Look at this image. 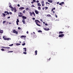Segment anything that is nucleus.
Listing matches in <instances>:
<instances>
[{
    "label": "nucleus",
    "instance_id": "nucleus-40",
    "mask_svg": "<svg viewBox=\"0 0 73 73\" xmlns=\"http://www.w3.org/2000/svg\"><path fill=\"white\" fill-rule=\"evenodd\" d=\"M13 44H10L9 45V46H13Z\"/></svg>",
    "mask_w": 73,
    "mask_h": 73
},
{
    "label": "nucleus",
    "instance_id": "nucleus-63",
    "mask_svg": "<svg viewBox=\"0 0 73 73\" xmlns=\"http://www.w3.org/2000/svg\"><path fill=\"white\" fill-rule=\"evenodd\" d=\"M17 25H19V23H17Z\"/></svg>",
    "mask_w": 73,
    "mask_h": 73
},
{
    "label": "nucleus",
    "instance_id": "nucleus-5",
    "mask_svg": "<svg viewBox=\"0 0 73 73\" xmlns=\"http://www.w3.org/2000/svg\"><path fill=\"white\" fill-rule=\"evenodd\" d=\"M43 29L45 31H49V29L48 28H43Z\"/></svg>",
    "mask_w": 73,
    "mask_h": 73
},
{
    "label": "nucleus",
    "instance_id": "nucleus-2",
    "mask_svg": "<svg viewBox=\"0 0 73 73\" xmlns=\"http://www.w3.org/2000/svg\"><path fill=\"white\" fill-rule=\"evenodd\" d=\"M11 10L12 11H14V12H17V9H16V8L15 7L12 8V9H11Z\"/></svg>",
    "mask_w": 73,
    "mask_h": 73
},
{
    "label": "nucleus",
    "instance_id": "nucleus-15",
    "mask_svg": "<svg viewBox=\"0 0 73 73\" xmlns=\"http://www.w3.org/2000/svg\"><path fill=\"white\" fill-rule=\"evenodd\" d=\"M19 9H20L21 10H22L23 9H24V7H21L19 8Z\"/></svg>",
    "mask_w": 73,
    "mask_h": 73
},
{
    "label": "nucleus",
    "instance_id": "nucleus-23",
    "mask_svg": "<svg viewBox=\"0 0 73 73\" xmlns=\"http://www.w3.org/2000/svg\"><path fill=\"white\" fill-rule=\"evenodd\" d=\"M32 13H33V14L34 15V16H35V12H34V11H33L32 12Z\"/></svg>",
    "mask_w": 73,
    "mask_h": 73
},
{
    "label": "nucleus",
    "instance_id": "nucleus-62",
    "mask_svg": "<svg viewBox=\"0 0 73 73\" xmlns=\"http://www.w3.org/2000/svg\"><path fill=\"white\" fill-rule=\"evenodd\" d=\"M56 4H59V2H58Z\"/></svg>",
    "mask_w": 73,
    "mask_h": 73
},
{
    "label": "nucleus",
    "instance_id": "nucleus-56",
    "mask_svg": "<svg viewBox=\"0 0 73 73\" xmlns=\"http://www.w3.org/2000/svg\"><path fill=\"white\" fill-rule=\"evenodd\" d=\"M27 34H28V33H29V32H28V31L27 32Z\"/></svg>",
    "mask_w": 73,
    "mask_h": 73
},
{
    "label": "nucleus",
    "instance_id": "nucleus-19",
    "mask_svg": "<svg viewBox=\"0 0 73 73\" xmlns=\"http://www.w3.org/2000/svg\"><path fill=\"white\" fill-rule=\"evenodd\" d=\"M6 38H6V37H5V36H3V39H4V40H6V39H5V38L6 39Z\"/></svg>",
    "mask_w": 73,
    "mask_h": 73
},
{
    "label": "nucleus",
    "instance_id": "nucleus-30",
    "mask_svg": "<svg viewBox=\"0 0 73 73\" xmlns=\"http://www.w3.org/2000/svg\"><path fill=\"white\" fill-rule=\"evenodd\" d=\"M49 4V5L50 4L49 3H48L47 2L46 3V4Z\"/></svg>",
    "mask_w": 73,
    "mask_h": 73
},
{
    "label": "nucleus",
    "instance_id": "nucleus-53",
    "mask_svg": "<svg viewBox=\"0 0 73 73\" xmlns=\"http://www.w3.org/2000/svg\"><path fill=\"white\" fill-rule=\"evenodd\" d=\"M35 6H34V5H32V7H35Z\"/></svg>",
    "mask_w": 73,
    "mask_h": 73
},
{
    "label": "nucleus",
    "instance_id": "nucleus-3",
    "mask_svg": "<svg viewBox=\"0 0 73 73\" xmlns=\"http://www.w3.org/2000/svg\"><path fill=\"white\" fill-rule=\"evenodd\" d=\"M13 33H16V35H17L18 32L17 31H16V30H13Z\"/></svg>",
    "mask_w": 73,
    "mask_h": 73
},
{
    "label": "nucleus",
    "instance_id": "nucleus-64",
    "mask_svg": "<svg viewBox=\"0 0 73 73\" xmlns=\"http://www.w3.org/2000/svg\"><path fill=\"white\" fill-rule=\"evenodd\" d=\"M51 11H53V9H52Z\"/></svg>",
    "mask_w": 73,
    "mask_h": 73
},
{
    "label": "nucleus",
    "instance_id": "nucleus-22",
    "mask_svg": "<svg viewBox=\"0 0 73 73\" xmlns=\"http://www.w3.org/2000/svg\"><path fill=\"white\" fill-rule=\"evenodd\" d=\"M23 49H24V50H24V51H25V52H27V48H23Z\"/></svg>",
    "mask_w": 73,
    "mask_h": 73
},
{
    "label": "nucleus",
    "instance_id": "nucleus-16",
    "mask_svg": "<svg viewBox=\"0 0 73 73\" xmlns=\"http://www.w3.org/2000/svg\"><path fill=\"white\" fill-rule=\"evenodd\" d=\"M35 55H37V50H36L35 51Z\"/></svg>",
    "mask_w": 73,
    "mask_h": 73
},
{
    "label": "nucleus",
    "instance_id": "nucleus-58",
    "mask_svg": "<svg viewBox=\"0 0 73 73\" xmlns=\"http://www.w3.org/2000/svg\"><path fill=\"white\" fill-rule=\"evenodd\" d=\"M33 20H35V18H33Z\"/></svg>",
    "mask_w": 73,
    "mask_h": 73
},
{
    "label": "nucleus",
    "instance_id": "nucleus-54",
    "mask_svg": "<svg viewBox=\"0 0 73 73\" xmlns=\"http://www.w3.org/2000/svg\"><path fill=\"white\" fill-rule=\"evenodd\" d=\"M37 3H39V1L37 0L36 1Z\"/></svg>",
    "mask_w": 73,
    "mask_h": 73
},
{
    "label": "nucleus",
    "instance_id": "nucleus-44",
    "mask_svg": "<svg viewBox=\"0 0 73 73\" xmlns=\"http://www.w3.org/2000/svg\"><path fill=\"white\" fill-rule=\"evenodd\" d=\"M13 51H8V53H10V52H13Z\"/></svg>",
    "mask_w": 73,
    "mask_h": 73
},
{
    "label": "nucleus",
    "instance_id": "nucleus-59",
    "mask_svg": "<svg viewBox=\"0 0 73 73\" xmlns=\"http://www.w3.org/2000/svg\"><path fill=\"white\" fill-rule=\"evenodd\" d=\"M11 17H7V19H10Z\"/></svg>",
    "mask_w": 73,
    "mask_h": 73
},
{
    "label": "nucleus",
    "instance_id": "nucleus-13",
    "mask_svg": "<svg viewBox=\"0 0 73 73\" xmlns=\"http://www.w3.org/2000/svg\"><path fill=\"white\" fill-rule=\"evenodd\" d=\"M29 14L31 16H32L33 15V13H32L31 12H30Z\"/></svg>",
    "mask_w": 73,
    "mask_h": 73
},
{
    "label": "nucleus",
    "instance_id": "nucleus-41",
    "mask_svg": "<svg viewBox=\"0 0 73 73\" xmlns=\"http://www.w3.org/2000/svg\"><path fill=\"white\" fill-rule=\"evenodd\" d=\"M25 10H24L23 11V13H25Z\"/></svg>",
    "mask_w": 73,
    "mask_h": 73
},
{
    "label": "nucleus",
    "instance_id": "nucleus-20",
    "mask_svg": "<svg viewBox=\"0 0 73 73\" xmlns=\"http://www.w3.org/2000/svg\"><path fill=\"white\" fill-rule=\"evenodd\" d=\"M21 37H24V38H26V36H21Z\"/></svg>",
    "mask_w": 73,
    "mask_h": 73
},
{
    "label": "nucleus",
    "instance_id": "nucleus-35",
    "mask_svg": "<svg viewBox=\"0 0 73 73\" xmlns=\"http://www.w3.org/2000/svg\"><path fill=\"white\" fill-rule=\"evenodd\" d=\"M38 32H42V31L41 30H39L38 31Z\"/></svg>",
    "mask_w": 73,
    "mask_h": 73
},
{
    "label": "nucleus",
    "instance_id": "nucleus-17",
    "mask_svg": "<svg viewBox=\"0 0 73 73\" xmlns=\"http://www.w3.org/2000/svg\"><path fill=\"white\" fill-rule=\"evenodd\" d=\"M37 5L38 6H41V4H40V3H37Z\"/></svg>",
    "mask_w": 73,
    "mask_h": 73
},
{
    "label": "nucleus",
    "instance_id": "nucleus-32",
    "mask_svg": "<svg viewBox=\"0 0 73 73\" xmlns=\"http://www.w3.org/2000/svg\"><path fill=\"white\" fill-rule=\"evenodd\" d=\"M23 54H27V52H23Z\"/></svg>",
    "mask_w": 73,
    "mask_h": 73
},
{
    "label": "nucleus",
    "instance_id": "nucleus-14",
    "mask_svg": "<svg viewBox=\"0 0 73 73\" xmlns=\"http://www.w3.org/2000/svg\"><path fill=\"white\" fill-rule=\"evenodd\" d=\"M5 40H11V38H6V39H5Z\"/></svg>",
    "mask_w": 73,
    "mask_h": 73
},
{
    "label": "nucleus",
    "instance_id": "nucleus-36",
    "mask_svg": "<svg viewBox=\"0 0 73 73\" xmlns=\"http://www.w3.org/2000/svg\"><path fill=\"white\" fill-rule=\"evenodd\" d=\"M1 50H2V51H4L5 50H4L3 48L1 49Z\"/></svg>",
    "mask_w": 73,
    "mask_h": 73
},
{
    "label": "nucleus",
    "instance_id": "nucleus-29",
    "mask_svg": "<svg viewBox=\"0 0 73 73\" xmlns=\"http://www.w3.org/2000/svg\"><path fill=\"white\" fill-rule=\"evenodd\" d=\"M9 8H11V9L12 8H13V7H12V6H11V5L9 6Z\"/></svg>",
    "mask_w": 73,
    "mask_h": 73
},
{
    "label": "nucleus",
    "instance_id": "nucleus-45",
    "mask_svg": "<svg viewBox=\"0 0 73 73\" xmlns=\"http://www.w3.org/2000/svg\"><path fill=\"white\" fill-rule=\"evenodd\" d=\"M33 1L34 2L36 3V0H33Z\"/></svg>",
    "mask_w": 73,
    "mask_h": 73
},
{
    "label": "nucleus",
    "instance_id": "nucleus-7",
    "mask_svg": "<svg viewBox=\"0 0 73 73\" xmlns=\"http://www.w3.org/2000/svg\"><path fill=\"white\" fill-rule=\"evenodd\" d=\"M65 21H66V22H69V20L68 19H66V18L65 19Z\"/></svg>",
    "mask_w": 73,
    "mask_h": 73
},
{
    "label": "nucleus",
    "instance_id": "nucleus-6",
    "mask_svg": "<svg viewBox=\"0 0 73 73\" xmlns=\"http://www.w3.org/2000/svg\"><path fill=\"white\" fill-rule=\"evenodd\" d=\"M48 27L51 29V28H52V26H51V25L50 24H48Z\"/></svg>",
    "mask_w": 73,
    "mask_h": 73
},
{
    "label": "nucleus",
    "instance_id": "nucleus-26",
    "mask_svg": "<svg viewBox=\"0 0 73 73\" xmlns=\"http://www.w3.org/2000/svg\"><path fill=\"white\" fill-rule=\"evenodd\" d=\"M47 16H48V17H51V15L50 14H48L47 15Z\"/></svg>",
    "mask_w": 73,
    "mask_h": 73
},
{
    "label": "nucleus",
    "instance_id": "nucleus-52",
    "mask_svg": "<svg viewBox=\"0 0 73 73\" xmlns=\"http://www.w3.org/2000/svg\"><path fill=\"white\" fill-rule=\"evenodd\" d=\"M44 9H45V7H43L42 8V9H43V10H44Z\"/></svg>",
    "mask_w": 73,
    "mask_h": 73
},
{
    "label": "nucleus",
    "instance_id": "nucleus-55",
    "mask_svg": "<svg viewBox=\"0 0 73 73\" xmlns=\"http://www.w3.org/2000/svg\"><path fill=\"white\" fill-rule=\"evenodd\" d=\"M34 3V2H33V1H32V2H31V3L32 4H33Z\"/></svg>",
    "mask_w": 73,
    "mask_h": 73
},
{
    "label": "nucleus",
    "instance_id": "nucleus-43",
    "mask_svg": "<svg viewBox=\"0 0 73 73\" xmlns=\"http://www.w3.org/2000/svg\"><path fill=\"white\" fill-rule=\"evenodd\" d=\"M7 12H8V11H5L4 12L5 13H7Z\"/></svg>",
    "mask_w": 73,
    "mask_h": 73
},
{
    "label": "nucleus",
    "instance_id": "nucleus-27",
    "mask_svg": "<svg viewBox=\"0 0 73 73\" xmlns=\"http://www.w3.org/2000/svg\"><path fill=\"white\" fill-rule=\"evenodd\" d=\"M16 45H17L18 46H19V45H21V44L20 43H17L16 44Z\"/></svg>",
    "mask_w": 73,
    "mask_h": 73
},
{
    "label": "nucleus",
    "instance_id": "nucleus-11",
    "mask_svg": "<svg viewBox=\"0 0 73 73\" xmlns=\"http://www.w3.org/2000/svg\"><path fill=\"white\" fill-rule=\"evenodd\" d=\"M35 13H36V14H38V11H37V10H35Z\"/></svg>",
    "mask_w": 73,
    "mask_h": 73
},
{
    "label": "nucleus",
    "instance_id": "nucleus-49",
    "mask_svg": "<svg viewBox=\"0 0 73 73\" xmlns=\"http://www.w3.org/2000/svg\"><path fill=\"white\" fill-rule=\"evenodd\" d=\"M18 29H21V28H20V27H18Z\"/></svg>",
    "mask_w": 73,
    "mask_h": 73
},
{
    "label": "nucleus",
    "instance_id": "nucleus-4",
    "mask_svg": "<svg viewBox=\"0 0 73 73\" xmlns=\"http://www.w3.org/2000/svg\"><path fill=\"white\" fill-rule=\"evenodd\" d=\"M63 36H64V35L62 34L59 35L58 36V37H63Z\"/></svg>",
    "mask_w": 73,
    "mask_h": 73
},
{
    "label": "nucleus",
    "instance_id": "nucleus-60",
    "mask_svg": "<svg viewBox=\"0 0 73 73\" xmlns=\"http://www.w3.org/2000/svg\"><path fill=\"white\" fill-rule=\"evenodd\" d=\"M18 7H20V5L19 4H18L17 5Z\"/></svg>",
    "mask_w": 73,
    "mask_h": 73
},
{
    "label": "nucleus",
    "instance_id": "nucleus-25",
    "mask_svg": "<svg viewBox=\"0 0 73 73\" xmlns=\"http://www.w3.org/2000/svg\"><path fill=\"white\" fill-rule=\"evenodd\" d=\"M38 10H41V7H38Z\"/></svg>",
    "mask_w": 73,
    "mask_h": 73
},
{
    "label": "nucleus",
    "instance_id": "nucleus-51",
    "mask_svg": "<svg viewBox=\"0 0 73 73\" xmlns=\"http://www.w3.org/2000/svg\"><path fill=\"white\" fill-rule=\"evenodd\" d=\"M59 5H61L62 6V4L61 3H60Z\"/></svg>",
    "mask_w": 73,
    "mask_h": 73
},
{
    "label": "nucleus",
    "instance_id": "nucleus-39",
    "mask_svg": "<svg viewBox=\"0 0 73 73\" xmlns=\"http://www.w3.org/2000/svg\"><path fill=\"white\" fill-rule=\"evenodd\" d=\"M44 24H45V25H46V26L48 25V24H47L46 23Z\"/></svg>",
    "mask_w": 73,
    "mask_h": 73
},
{
    "label": "nucleus",
    "instance_id": "nucleus-31",
    "mask_svg": "<svg viewBox=\"0 0 73 73\" xmlns=\"http://www.w3.org/2000/svg\"><path fill=\"white\" fill-rule=\"evenodd\" d=\"M5 15H6L4 13H3V16H5Z\"/></svg>",
    "mask_w": 73,
    "mask_h": 73
},
{
    "label": "nucleus",
    "instance_id": "nucleus-38",
    "mask_svg": "<svg viewBox=\"0 0 73 73\" xmlns=\"http://www.w3.org/2000/svg\"><path fill=\"white\" fill-rule=\"evenodd\" d=\"M25 45V43H23V44H22V45L23 46H24V45Z\"/></svg>",
    "mask_w": 73,
    "mask_h": 73
},
{
    "label": "nucleus",
    "instance_id": "nucleus-34",
    "mask_svg": "<svg viewBox=\"0 0 73 73\" xmlns=\"http://www.w3.org/2000/svg\"><path fill=\"white\" fill-rule=\"evenodd\" d=\"M26 11H28V10H29V8H27L26 9Z\"/></svg>",
    "mask_w": 73,
    "mask_h": 73
},
{
    "label": "nucleus",
    "instance_id": "nucleus-24",
    "mask_svg": "<svg viewBox=\"0 0 73 73\" xmlns=\"http://www.w3.org/2000/svg\"><path fill=\"white\" fill-rule=\"evenodd\" d=\"M5 49H10V47H6L5 48Z\"/></svg>",
    "mask_w": 73,
    "mask_h": 73
},
{
    "label": "nucleus",
    "instance_id": "nucleus-9",
    "mask_svg": "<svg viewBox=\"0 0 73 73\" xmlns=\"http://www.w3.org/2000/svg\"><path fill=\"white\" fill-rule=\"evenodd\" d=\"M48 1L50 3H52L53 2V1L52 0H48Z\"/></svg>",
    "mask_w": 73,
    "mask_h": 73
},
{
    "label": "nucleus",
    "instance_id": "nucleus-42",
    "mask_svg": "<svg viewBox=\"0 0 73 73\" xmlns=\"http://www.w3.org/2000/svg\"><path fill=\"white\" fill-rule=\"evenodd\" d=\"M45 8L46 9L45 10H46V9H48V7H45Z\"/></svg>",
    "mask_w": 73,
    "mask_h": 73
},
{
    "label": "nucleus",
    "instance_id": "nucleus-48",
    "mask_svg": "<svg viewBox=\"0 0 73 73\" xmlns=\"http://www.w3.org/2000/svg\"><path fill=\"white\" fill-rule=\"evenodd\" d=\"M7 15H9V13L8 11H7Z\"/></svg>",
    "mask_w": 73,
    "mask_h": 73
},
{
    "label": "nucleus",
    "instance_id": "nucleus-21",
    "mask_svg": "<svg viewBox=\"0 0 73 73\" xmlns=\"http://www.w3.org/2000/svg\"><path fill=\"white\" fill-rule=\"evenodd\" d=\"M64 33V32L60 31L59 33V34H62Z\"/></svg>",
    "mask_w": 73,
    "mask_h": 73
},
{
    "label": "nucleus",
    "instance_id": "nucleus-1",
    "mask_svg": "<svg viewBox=\"0 0 73 73\" xmlns=\"http://www.w3.org/2000/svg\"><path fill=\"white\" fill-rule=\"evenodd\" d=\"M35 22L37 25L38 26H39V27H41V25L39 24H38V23H41V22L40 21H39L38 20H35Z\"/></svg>",
    "mask_w": 73,
    "mask_h": 73
},
{
    "label": "nucleus",
    "instance_id": "nucleus-57",
    "mask_svg": "<svg viewBox=\"0 0 73 73\" xmlns=\"http://www.w3.org/2000/svg\"><path fill=\"white\" fill-rule=\"evenodd\" d=\"M55 17H57V15H56V14H55Z\"/></svg>",
    "mask_w": 73,
    "mask_h": 73
},
{
    "label": "nucleus",
    "instance_id": "nucleus-50",
    "mask_svg": "<svg viewBox=\"0 0 73 73\" xmlns=\"http://www.w3.org/2000/svg\"><path fill=\"white\" fill-rule=\"evenodd\" d=\"M10 15H11V14H12V13L11 12H9Z\"/></svg>",
    "mask_w": 73,
    "mask_h": 73
},
{
    "label": "nucleus",
    "instance_id": "nucleus-18",
    "mask_svg": "<svg viewBox=\"0 0 73 73\" xmlns=\"http://www.w3.org/2000/svg\"><path fill=\"white\" fill-rule=\"evenodd\" d=\"M22 22L23 23V24H25V20H22Z\"/></svg>",
    "mask_w": 73,
    "mask_h": 73
},
{
    "label": "nucleus",
    "instance_id": "nucleus-8",
    "mask_svg": "<svg viewBox=\"0 0 73 73\" xmlns=\"http://www.w3.org/2000/svg\"><path fill=\"white\" fill-rule=\"evenodd\" d=\"M41 4L42 5V6L44 7V1H42L41 2Z\"/></svg>",
    "mask_w": 73,
    "mask_h": 73
},
{
    "label": "nucleus",
    "instance_id": "nucleus-46",
    "mask_svg": "<svg viewBox=\"0 0 73 73\" xmlns=\"http://www.w3.org/2000/svg\"><path fill=\"white\" fill-rule=\"evenodd\" d=\"M1 48H5V47L2 46Z\"/></svg>",
    "mask_w": 73,
    "mask_h": 73
},
{
    "label": "nucleus",
    "instance_id": "nucleus-12",
    "mask_svg": "<svg viewBox=\"0 0 73 73\" xmlns=\"http://www.w3.org/2000/svg\"><path fill=\"white\" fill-rule=\"evenodd\" d=\"M3 32H4V31L3 30H1V29H0V33H3Z\"/></svg>",
    "mask_w": 73,
    "mask_h": 73
},
{
    "label": "nucleus",
    "instance_id": "nucleus-28",
    "mask_svg": "<svg viewBox=\"0 0 73 73\" xmlns=\"http://www.w3.org/2000/svg\"><path fill=\"white\" fill-rule=\"evenodd\" d=\"M19 19H17L16 21V23H19Z\"/></svg>",
    "mask_w": 73,
    "mask_h": 73
},
{
    "label": "nucleus",
    "instance_id": "nucleus-47",
    "mask_svg": "<svg viewBox=\"0 0 73 73\" xmlns=\"http://www.w3.org/2000/svg\"><path fill=\"white\" fill-rule=\"evenodd\" d=\"M19 15H23V13H21V12H20Z\"/></svg>",
    "mask_w": 73,
    "mask_h": 73
},
{
    "label": "nucleus",
    "instance_id": "nucleus-10",
    "mask_svg": "<svg viewBox=\"0 0 73 73\" xmlns=\"http://www.w3.org/2000/svg\"><path fill=\"white\" fill-rule=\"evenodd\" d=\"M22 18L23 19V20H25L27 19V17H25L24 16H22Z\"/></svg>",
    "mask_w": 73,
    "mask_h": 73
},
{
    "label": "nucleus",
    "instance_id": "nucleus-37",
    "mask_svg": "<svg viewBox=\"0 0 73 73\" xmlns=\"http://www.w3.org/2000/svg\"><path fill=\"white\" fill-rule=\"evenodd\" d=\"M18 16L19 17H22V16H23V15H19Z\"/></svg>",
    "mask_w": 73,
    "mask_h": 73
},
{
    "label": "nucleus",
    "instance_id": "nucleus-61",
    "mask_svg": "<svg viewBox=\"0 0 73 73\" xmlns=\"http://www.w3.org/2000/svg\"><path fill=\"white\" fill-rule=\"evenodd\" d=\"M62 4H64V2H62L61 3Z\"/></svg>",
    "mask_w": 73,
    "mask_h": 73
},
{
    "label": "nucleus",
    "instance_id": "nucleus-33",
    "mask_svg": "<svg viewBox=\"0 0 73 73\" xmlns=\"http://www.w3.org/2000/svg\"><path fill=\"white\" fill-rule=\"evenodd\" d=\"M5 22H6V21H3V24L5 23Z\"/></svg>",
    "mask_w": 73,
    "mask_h": 73
}]
</instances>
